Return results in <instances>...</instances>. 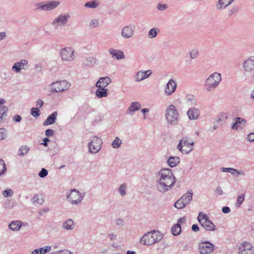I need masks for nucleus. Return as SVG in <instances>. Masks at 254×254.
Masks as SVG:
<instances>
[{"mask_svg":"<svg viewBox=\"0 0 254 254\" xmlns=\"http://www.w3.org/2000/svg\"><path fill=\"white\" fill-rule=\"evenodd\" d=\"M214 192L218 195H222L223 193V190L220 187H217L214 190Z\"/></svg>","mask_w":254,"mask_h":254,"instance_id":"obj_55","label":"nucleus"},{"mask_svg":"<svg viewBox=\"0 0 254 254\" xmlns=\"http://www.w3.org/2000/svg\"><path fill=\"white\" fill-rule=\"evenodd\" d=\"M240 254H254V250L252 246L247 243L241 244L239 247Z\"/></svg>","mask_w":254,"mask_h":254,"instance_id":"obj_25","label":"nucleus"},{"mask_svg":"<svg viewBox=\"0 0 254 254\" xmlns=\"http://www.w3.org/2000/svg\"><path fill=\"white\" fill-rule=\"evenodd\" d=\"M8 132L6 129L0 127V140L5 139L7 137Z\"/></svg>","mask_w":254,"mask_h":254,"instance_id":"obj_42","label":"nucleus"},{"mask_svg":"<svg viewBox=\"0 0 254 254\" xmlns=\"http://www.w3.org/2000/svg\"><path fill=\"white\" fill-rule=\"evenodd\" d=\"M109 52L114 59L120 60L125 58V54L122 51L110 48L109 49Z\"/></svg>","mask_w":254,"mask_h":254,"instance_id":"obj_22","label":"nucleus"},{"mask_svg":"<svg viewBox=\"0 0 254 254\" xmlns=\"http://www.w3.org/2000/svg\"><path fill=\"white\" fill-rule=\"evenodd\" d=\"M242 69L245 73H249L254 71V55L249 57L244 61Z\"/></svg>","mask_w":254,"mask_h":254,"instance_id":"obj_14","label":"nucleus"},{"mask_svg":"<svg viewBox=\"0 0 254 254\" xmlns=\"http://www.w3.org/2000/svg\"><path fill=\"white\" fill-rule=\"evenodd\" d=\"M69 18V14H61L54 19L52 24L55 28H58L59 27L64 26L68 22Z\"/></svg>","mask_w":254,"mask_h":254,"instance_id":"obj_12","label":"nucleus"},{"mask_svg":"<svg viewBox=\"0 0 254 254\" xmlns=\"http://www.w3.org/2000/svg\"><path fill=\"white\" fill-rule=\"evenodd\" d=\"M29 150V147L27 145H24L20 147L19 151V155L23 156L27 154Z\"/></svg>","mask_w":254,"mask_h":254,"instance_id":"obj_41","label":"nucleus"},{"mask_svg":"<svg viewBox=\"0 0 254 254\" xmlns=\"http://www.w3.org/2000/svg\"><path fill=\"white\" fill-rule=\"evenodd\" d=\"M109 238L111 241L115 240L117 238V235L115 233H111L109 235Z\"/></svg>","mask_w":254,"mask_h":254,"instance_id":"obj_63","label":"nucleus"},{"mask_svg":"<svg viewBox=\"0 0 254 254\" xmlns=\"http://www.w3.org/2000/svg\"><path fill=\"white\" fill-rule=\"evenodd\" d=\"M97 60L93 57H90L84 60L83 63L86 66H92L96 64Z\"/></svg>","mask_w":254,"mask_h":254,"instance_id":"obj_36","label":"nucleus"},{"mask_svg":"<svg viewBox=\"0 0 254 254\" xmlns=\"http://www.w3.org/2000/svg\"><path fill=\"white\" fill-rule=\"evenodd\" d=\"M177 87L176 81L173 79H169L164 88V95L167 97L171 96L176 90Z\"/></svg>","mask_w":254,"mask_h":254,"instance_id":"obj_16","label":"nucleus"},{"mask_svg":"<svg viewBox=\"0 0 254 254\" xmlns=\"http://www.w3.org/2000/svg\"><path fill=\"white\" fill-rule=\"evenodd\" d=\"M237 11V7H233L231 9L229 10L228 12V15L231 16L233 13H235Z\"/></svg>","mask_w":254,"mask_h":254,"instance_id":"obj_57","label":"nucleus"},{"mask_svg":"<svg viewBox=\"0 0 254 254\" xmlns=\"http://www.w3.org/2000/svg\"><path fill=\"white\" fill-rule=\"evenodd\" d=\"M222 211L224 213H229L230 212V209L228 206H224L222 208Z\"/></svg>","mask_w":254,"mask_h":254,"instance_id":"obj_62","label":"nucleus"},{"mask_svg":"<svg viewBox=\"0 0 254 254\" xmlns=\"http://www.w3.org/2000/svg\"><path fill=\"white\" fill-rule=\"evenodd\" d=\"M168 8V5L166 4L159 3L157 6V8L158 10L163 11Z\"/></svg>","mask_w":254,"mask_h":254,"instance_id":"obj_52","label":"nucleus"},{"mask_svg":"<svg viewBox=\"0 0 254 254\" xmlns=\"http://www.w3.org/2000/svg\"><path fill=\"white\" fill-rule=\"evenodd\" d=\"M176 180L170 169H162L158 173V179L156 181L157 190L165 193L171 190L175 186Z\"/></svg>","mask_w":254,"mask_h":254,"instance_id":"obj_1","label":"nucleus"},{"mask_svg":"<svg viewBox=\"0 0 254 254\" xmlns=\"http://www.w3.org/2000/svg\"><path fill=\"white\" fill-rule=\"evenodd\" d=\"M135 26L129 25L124 27L122 30L121 35L125 39H129L134 34Z\"/></svg>","mask_w":254,"mask_h":254,"instance_id":"obj_17","label":"nucleus"},{"mask_svg":"<svg viewBox=\"0 0 254 254\" xmlns=\"http://www.w3.org/2000/svg\"><path fill=\"white\" fill-rule=\"evenodd\" d=\"M45 134L47 136H52L54 134V130L51 129H48L45 131Z\"/></svg>","mask_w":254,"mask_h":254,"instance_id":"obj_59","label":"nucleus"},{"mask_svg":"<svg viewBox=\"0 0 254 254\" xmlns=\"http://www.w3.org/2000/svg\"><path fill=\"white\" fill-rule=\"evenodd\" d=\"M172 234L175 236H177L181 232V227L180 224H177L174 225L172 228Z\"/></svg>","mask_w":254,"mask_h":254,"instance_id":"obj_40","label":"nucleus"},{"mask_svg":"<svg viewBox=\"0 0 254 254\" xmlns=\"http://www.w3.org/2000/svg\"><path fill=\"white\" fill-rule=\"evenodd\" d=\"M31 114L34 117L37 118L40 115V111L38 108H32L31 109Z\"/></svg>","mask_w":254,"mask_h":254,"instance_id":"obj_46","label":"nucleus"},{"mask_svg":"<svg viewBox=\"0 0 254 254\" xmlns=\"http://www.w3.org/2000/svg\"><path fill=\"white\" fill-rule=\"evenodd\" d=\"M186 101L188 105L190 106H193L196 104L197 100L192 95H188L186 97Z\"/></svg>","mask_w":254,"mask_h":254,"instance_id":"obj_35","label":"nucleus"},{"mask_svg":"<svg viewBox=\"0 0 254 254\" xmlns=\"http://www.w3.org/2000/svg\"><path fill=\"white\" fill-rule=\"evenodd\" d=\"M149 112V110L148 108H144L141 110V112L143 115V119L146 120L147 117L146 116V113H148Z\"/></svg>","mask_w":254,"mask_h":254,"instance_id":"obj_60","label":"nucleus"},{"mask_svg":"<svg viewBox=\"0 0 254 254\" xmlns=\"http://www.w3.org/2000/svg\"><path fill=\"white\" fill-rule=\"evenodd\" d=\"M235 123L232 124V129L236 130H240L245 126L247 121L245 119L240 117L235 118L234 119Z\"/></svg>","mask_w":254,"mask_h":254,"instance_id":"obj_20","label":"nucleus"},{"mask_svg":"<svg viewBox=\"0 0 254 254\" xmlns=\"http://www.w3.org/2000/svg\"><path fill=\"white\" fill-rule=\"evenodd\" d=\"M141 108V104L138 102H132L126 111V114L132 116L133 112L139 111Z\"/></svg>","mask_w":254,"mask_h":254,"instance_id":"obj_24","label":"nucleus"},{"mask_svg":"<svg viewBox=\"0 0 254 254\" xmlns=\"http://www.w3.org/2000/svg\"><path fill=\"white\" fill-rule=\"evenodd\" d=\"M244 195H239L237 198V203L236 204L238 206H240L241 203L244 201Z\"/></svg>","mask_w":254,"mask_h":254,"instance_id":"obj_53","label":"nucleus"},{"mask_svg":"<svg viewBox=\"0 0 254 254\" xmlns=\"http://www.w3.org/2000/svg\"><path fill=\"white\" fill-rule=\"evenodd\" d=\"M122 143V140L119 137H116L115 139L113 141L111 145L113 148L117 149L121 146Z\"/></svg>","mask_w":254,"mask_h":254,"instance_id":"obj_39","label":"nucleus"},{"mask_svg":"<svg viewBox=\"0 0 254 254\" xmlns=\"http://www.w3.org/2000/svg\"><path fill=\"white\" fill-rule=\"evenodd\" d=\"M100 5V2L99 0H93L86 2L84 7L90 8H96Z\"/></svg>","mask_w":254,"mask_h":254,"instance_id":"obj_34","label":"nucleus"},{"mask_svg":"<svg viewBox=\"0 0 254 254\" xmlns=\"http://www.w3.org/2000/svg\"><path fill=\"white\" fill-rule=\"evenodd\" d=\"M75 226L73 221L71 219H68L63 223L62 227L64 229L68 231L73 230Z\"/></svg>","mask_w":254,"mask_h":254,"instance_id":"obj_28","label":"nucleus"},{"mask_svg":"<svg viewBox=\"0 0 254 254\" xmlns=\"http://www.w3.org/2000/svg\"><path fill=\"white\" fill-rule=\"evenodd\" d=\"M220 170L222 172H229L231 173L233 176L237 177L238 176H244L245 175V171L241 170L238 171L234 168H221Z\"/></svg>","mask_w":254,"mask_h":254,"instance_id":"obj_26","label":"nucleus"},{"mask_svg":"<svg viewBox=\"0 0 254 254\" xmlns=\"http://www.w3.org/2000/svg\"><path fill=\"white\" fill-rule=\"evenodd\" d=\"M152 73L151 70H139L134 75L135 82H138L149 77Z\"/></svg>","mask_w":254,"mask_h":254,"instance_id":"obj_18","label":"nucleus"},{"mask_svg":"<svg viewBox=\"0 0 254 254\" xmlns=\"http://www.w3.org/2000/svg\"><path fill=\"white\" fill-rule=\"evenodd\" d=\"M60 4L58 0H53L43 4L42 3H37L36 5H41V9L43 10H51L56 8Z\"/></svg>","mask_w":254,"mask_h":254,"instance_id":"obj_19","label":"nucleus"},{"mask_svg":"<svg viewBox=\"0 0 254 254\" xmlns=\"http://www.w3.org/2000/svg\"><path fill=\"white\" fill-rule=\"evenodd\" d=\"M43 104L44 102L41 99H38L36 101V107L37 108H38V109L39 108H41L43 106Z\"/></svg>","mask_w":254,"mask_h":254,"instance_id":"obj_58","label":"nucleus"},{"mask_svg":"<svg viewBox=\"0 0 254 254\" xmlns=\"http://www.w3.org/2000/svg\"><path fill=\"white\" fill-rule=\"evenodd\" d=\"M127 185L126 183H123L121 184L118 190V191L122 196H124L127 194Z\"/></svg>","mask_w":254,"mask_h":254,"instance_id":"obj_37","label":"nucleus"},{"mask_svg":"<svg viewBox=\"0 0 254 254\" xmlns=\"http://www.w3.org/2000/svg\"><path fill=\"white\" fill-rule=\"evenodd\" d=\"M193 192L192 190L188 191L174 204V206L177 209H183L189 204L192 200Z\"/></svg>","mask_w":254,"mask_h":254,"instance_id":"obj_11","label":"nucleus"},{"mask_svg":"<svg viewBox=\"0 0 254 254\" xmlns=\"http://www.w3.org/2000/svg\"><path fill=\"white\" fill-rule=\"evenodd\" d=\"M52 250L50 246H47L39 249H35L32 251L31 254H45L50 252Z\"/></svg>","mask_w":254,"mask_h":254,"instance_id":"obj_29","label":"nucleus"},{"mask_svg":"<svg viewBox=\"0 0 254 254\" xmlns=\"http://www.w3.org/2000/svg\"><path fill=\"white\" fill-rule=\"evenodd\" d=\"M233 2L232 0H219L216 6L218 9L225 8L230 5Z\"/></svg>","mask_w":254,"mask_h":254,"instance_id":"obj_31","label":"nucleus"},{"mask_svg":"<svg viewBox=\"0 0 254 254\" xmlns=\"http://www.w3.org/2000/svg\"><path fill=\"white\" fill-rule=\"evenodd\" d=\"M14 206V203L9 199H6L3 203V207L5 209H11Z\"/></svg>","mask_w":254,"mask_h":254,"instance_id":"obj_44","label":"nucleus"},{"mask_svg":"<svg viewBox=\"0 0 254 254\" xmlns=\"http://www.w3.org/2000/svg\"><path fill=\"white\" fill-rule=\"evenodd\" d=\"M75 50L71 47H65L61 50L60 57L64 62L71 63L75 59Z\"/></svg>","mask_w":254,"mask_h":254,"instance_id":"obj_9","label":"nucleus"},{"mask_svg":"<svg viewBox=\"0 0 254 254\" xmlns=\"http://www.w3.org/2000/svg\"><path fill=\"white\" fill-rule=\"evenodd\" d=\"M116 224L118 226H122L124 224V221L122 219H118L116 220Z\"/></svg>","mask_w":254,"mask_h":254,"instance_id":"obj_61","label":"nucleus"},{"mask_svg":"<svg viewBox=\"0 0 254 254\" xmlns=\"http://www.w3.org/2000/svg\"><path fill=\"white\" fill-rule=\"evenodd\" d=\"M222 80L221 74L215 72L207 78L205 82L204 86L207 91H211L216 89Z\"/></svg>","mask_w":254,"mask_h":254,"instance_id":"obj_5","label":"nucleus"},{"mask_svg":"<svg viewBox=\"0 0 254 254\" xmlns=\"http://www.w3.org/2000/svg\"><path fill=\"white\" fill-rule=\"evenodd\" d=\"M8 111V108L4 106H0V114L2 116H5Z\"/></svg>","mask_w":254,"mask_h":254,"instance_id":"obj_50","label":"nucleus"},{"mask_svg":"<svg viewBox=\"0 0 254 254\" xmlns=\"http://www.w3.org/2000/svg\"><path fill=\"white\" fill-rule=\"evenodd\" d=\"M99 25V20L96 19H92L89 23V26L91 28H95L97 27Z\"/></svg>","mask_w":254,"mask_h":254,"instance_id":"obj_47","label":"nucleus"},{"mask_svg":"<svg viewBox=\"0 0 254 254\" xmlns=\"http://www.w3.org/2000/svg\"><path fill=\"white\" fill-rule=\"evenodd\" d=\"M12 120L14 122H20L22 120V118L19 115H15L13 117Z\"/></svg>","mask_w":254,"mask_h":254,"instance_id":"obj_56","label":"nucleus"},{"mask_svg":"<svg viewBox=\"0 0 254 254\" xmlns=\"http://www.w3.org/2000/svg\"><path fill=\"white\" fill-rule=\"evenodd\" d=\"M213 244L209 241H204L199 243L198 250L200 254H210L214 250Z\"/></svg>","mask_w":254,"mask_h":254,"instance_id":"obj_13","label":"nucleus"},{"mask_svg":"<svg viewBox=\"0 0 254 254\" xmlns=\"http://www.w3.org/2000/svg\"><path fill=\"white\" fill-rule=\"evenodd\" d=\"M48 174V171L45 168H42L41 170L39 172L38 175L40 177L43 178L47 176Z\"/></svg>","mask_w":254,"mask_h":254,"instance_id":"obj_51","label":"nucleus"},{"mask_svg":"<svg viewBox=\"0 0 254 254\" xmlns=\"http://www.w3.org/2000/svg\"><path fill=\"white\" fill-rule=\"evenodd\" d=\"M165 118L169 125H176L180 120V115L174 105H169L165 110Z\"/></svg>","mask_w":254,"mask_h":254,"instance_id":"obj_4","label":"nucleus"},{"mask_svg":"<svg viewBox=\"0 0 254 254\" xmlns=\"http://www.w3.org/2000/svg\"><path fill=\"white\" fill-rule=\"evenodd\" d=\"M187 114L190 120H196L199 119L200 112L198 108L193 107L188 110Z\"/></svg>","mask_w":254,"mask_h":254,"instance_id":"obj_21","label":"nucleus"},{"mask_svg":"<svg viewBox=\"0 0 254 254\" xmlns=\"http://www.w3.org/2000/svg\"><path fill=\"white\" fill-rule=\"evenodd\" d=\"M71 84L66 80H57L52 82L48 87V90L51 94L63 93L67 91Z\"/></svg>","mask_w":254,"mask_h":254,"instance_id":"obj_3","label":"nucleus"},{"mask_svg":"<svg viewBox=\"0 0 254 254\" xmlns=\"http://www.w3.org/2000/svg\"><path fill=\"white\" fill-rule=\"evenodd\" d=\"M95 91V95L98 98L106 97L108 96V89L102 87H97Z\"/></svg>","mask_w":254,"mask_h":254,"instance_id":"obj_30","label":"nucleus"},{"mask_svg":"<svg viewBox=\"0 0 254 254\" xmlns=\"http://www.w3.org/2000/svg\"><path fill=\"white\" fill-rule=\"evenodd\" d=\"M22 226V222L20 221H13L8 224L9 229L13 231H18Z\"/></svg>","mask_w":254,"mask_h":254,"instance_id":"obj_32","label":"nucleus"},{"mask_svg":"<svg viewBox=\"0 0 254 254\" xmlns=\"http://www.w3.org/2000/svg\"><path fill=\"white\" fill-rule=\"evenodd\" d=\"M58 116V113L57 112H55L52 114H50L47 119L44 122L43 125L44 126H48L53 125L56 122L57 117Z\"/></svg>","mask_w":254,"mask_h":254,"instance_id":"obj_27","label":"nucleus"},{"mask_svg":"<svg viewBox=\"0 0 254 254\" xmlns=\"http://www.w3.org/2000/svg\"><path fill=\"white\" fill-rule=\"evenodd\" d=\"M190 58L191 59H195L198 56V51L197 49H192L190 52Z\"/></svg>","mask_w":254,"mask_h":254,"instance_id":"obj_49","label":"nucleus"},{"mask_svg":"<svg viewBox=\"0 0 254 254\" xmlns=\"http://www.w3.org/2000/svg\"><path fill=\"white\" fill-rule=\"evenodd\" d=\"M194 142L188 137H183L179 141L177 148L182 154H188L193 149Z\"/></svg>","mask_w":254,"mask_h":254,"instance_id":"obj_7","label":"nucleus"},{"mask_svg":"<svg viewBox=\"0 0 254 254\" xmlns=\"http://www.w3.org/2000/svg\"><path fill=\"white\" fill-rule=\"evenodd\" d=\"M28 62L25 59H21L18 62L14 63L11 67V71L19 73L22 70H26L28 68Z\"/></svg>","mask_w":254,"mask_h":254,"instance_id":"obj_15","label":"nucleus"},{"mask_svg":"<svg viewBox=\"0 0 254 254\" xmlns=\"http://www.w3.org/2000/svg\"><path fill=\"white\" fill-rule=\"evenodd\" d=\"M2 194L4 197H8L12 196L13 192V190L11 189H7L2 191Z\"/></svg>","mask_w":254,"mask_h":254,"instance_id":"obj_48","label":"nucleus"},{"mask_svg":"<svg viewBox=\"0 0 254 254\" xmlns=\"http://www.w3.org/2000/svg\"><path fill=\"white\" fill-rule=\"evenodd\" d=\"M163 234L157 231H151L145 233L140 239L141 244L145 245H152L160 241L163 238Z\"/></svg>","mask_w":254,"mask_h":254,"instance_id":"obj_2","label":"nucleus"},{"mask_svg":"<svg viewBox=\"0 0 254 254\" xmlns=\"http://www.w3.org/2000/svg\"><path fill=\"white\" fill-rule=\"evenodd\" d=\"M197 219L202 227L206 231H214L216 230L215 225L210 221L206 214L202 212H199Z\"/></svg>","mask_w":254,"mask_h":254,"instance_id":"obj_8","label":"nucleus"},{"mask_svg":"<svg viewBox=\"0 0 254 254\" xmlns=\"http://www.w3.org/2000/svg\"><path fill=\"white\" fill-rule=\"evenodd\" d=\"M111 82V79L109 77H102L97 81L95 86L96 87L106 88Z\"/></svg>","mask_w":254,"mask_h":254,"instance_id":"obj_23","label":"nucleus"},{"mask_svg":"<svg viewBox=\"0 0 254 254\" xmlns=\"http://www.w3.org/2000/svg\"><path fill=\"white\" fill-rule=\"evenodd\" d=\"M159 29L157 28H151L148 32V37L150 39L155 38L159 32Z\"/></svg>","mask_w":254,"mask_h":254,"instance_id":"obj_38","label":"nucleus"},{"mask_svg":"<svg viewBox=\"0 0 254 254\" xmlns=\"http://www.w3.org/2000/svg\"><path fill=\"white\" fill-rule=\"evenodd\" d=\"M85 196L84 192H80L76 189H72L66 194L67 201L72 205L80 204Z\"/></svg>","mask_w":254,"mask_h":254,"instance_id":"obj_6","label":"nucleus"},{"mask_svg":"<svg viewBox=\"0 0 254 254\" xmlns=\"http://www.w3.org/2000/svg\"><path fill=\"white\" fill-rule=\"evenodd\" d=\"M247 139L250 142L254 141V133L252 132L249 133L247 136Z\"/></svg>","mask_w":254,"mask_h":254,"instance_id":"obj_54","label":"nucleus"},{"mask_svg":"<svg viewBox=\"0 0 254 254\" xmlns=\"http://www.w3.org/2000/svg\"><path fill=\"white\" fill-rule=\"evenodd\" d=\"M180 163V158L177 156H171L168 160L167 163L170 167H175Z\"/></svg>","mask_w":254,"mask_h":254,"instance_id":"obj_33","label":"nucleus"},{"mask_svg":"<svg viewBox=\"0 0 254 254\" xmlns=\"http://www.w3.org/2000/svg\"><path fill=\"white\" fill-rule=\"evenodd\" d=\"M60 254H73L71 252L68 250L60 251Z\"/></svg>","mask_w":254,"mask_h":254,"instance_id":"obj_64","label":"nucleus"},{"mask_svg":"<svg viewBox=\"0 0 254 254\" xmlns=\"http://www.w3.org/2000/svg\"><path fill=\"white\" fill-rule=\"evenodd\" d=\"M103 142L102 139L97 136H92L90 138L88 147L89 153L95 154L101 149Z\"/></svg>","mask_w":254,"mask_h":254,"instance_id":"obj_10","label":"nucleus"},{"mask_svg":"<svg viewBox=\"0 0 254 254\" xmlns=\"http://www.w3.org/2000/svg\"><path fill=\"white\" fill-rule=\"evenodd\" d=\"M6 170L4 161L0 159V176L3 175Z\"/></svg>","mask_w":254,"mask_h":254,"instance_id":"obj_43","label":"nucleus"},{"mask_svg":"<svg viewBox=\"0 0 254 254\" xmlns=\"http://www.w3.org/2000/svg\"><path fill=\"white\" fill-rule=\"evenodd\" d=\"M40 196L38 194L35 195L32 198V201L34 204H42L43 203L42 199H40L39 198Z\"/></svg>","mask_w":254,"mask_h":254,"instance_id":"obj_45","label":"nucleus"}]
</instances>
